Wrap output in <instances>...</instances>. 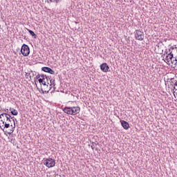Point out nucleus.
<instances>
[{"label":"nucleus","instance_id":"nucleus-1","mask_svg":"<svg viewBox=\"0 0 177 177\" xmlns=\"http://www.w3.org/2000/svg\"><path fill=\"white\" fill-rule=\"evenodd\" d=\"M37 80L36 82H39L41 85V89L42 92H45V93H48L53 86H55V84H52V80L50 78L46 77L44 75H38L36 76Z\"/></svg>","mask_w":177,"mask_h":177},{"label":"nucleus","instance_id":"nucleus-2","mask_svg":"<svg viewBox=\"0 0 177 177\" xmlns=\"http://www.w3.org/2000/svg\"><path fill=\"white\" fill-rule=\"evenodd\" d=\"M63 111L69 115H77L81 111V108L80 106L65 107Z\"/></svg>","mask_w":177,"mask_h":177},{"label":"nucleus","instance_id":"nucleus-3","mask_svg":"<svg viewBox=\"0 0 177 177\" xmlns=\"http://www.w3.org/2000/svg\"><path fill=\"white\" fill-rule=\"evenodd\" d=\"M10 115L8 113H2L0 115V128L2 129L7 124L12 121Z\"/></svg>","mask_w":177,"mask_h":177},{"label":"nucleus","instance_id":"nucleus-4","mask_svg":"<svg viewBox=\"0 0 177 177\" xmlns=\"http://www.w3.org/2000/svg\"><path fill=\"white\" fill-rule=\"evenodd\" d=\"M44 164L47 167V168H53V167L56 165V160L52 158H48L44 160Z\"/></svg>","mask_w":177,"mask_h":177},{"label":"nucleus","instance_id":"nucleus-5","mask_svg":"<svg viewBox=\"0 0 177 177\" xmlns=\"http://www.w3.org/2000/svg\"><path fill=\"white\" fill-rule=\"evenodd\" d=\"M134 35L138 41H143L145 39V32L140 30H136Z\"/></svg>","mask_w":177,"mask_h":177},{"label":"nucleus","instance_id":"nucleus-6","mask_svg":"<svg viewBox=\"0 0 177 177\" xmlns=\"http://www.w3.org/2000/svg\"><path fill=\"white\" fill-rule=\"evenodd\" d=\"M21 53L23 56H28L30 55V47L27 44H23L21 48Z\"/></svg>","mask_w":177,"mask_h":177},{"label":"nucleus","instance_id":"nucleus-7","mask_svg":"<svg viewBox=\"0 0 177 177\" xmlns=\"http://www.w3.org/2000/svg\"><path fill=\"white\" fill-rule=\"evenodd\" d=\"M15 128H16V125L10 126V127H6V132L7 133H8V135H12V133H13V132H15Z\"/></svg>","mask_w":177,"mask_h":177},{"label":"nucleus","instance_id":"nucleus-8","mask_svg":"<svg viewBox=\"0 0 177 177\" xmlns=\"http://www.w3.org/2000/svg\"><path fill=\"white\" fill-rule=\"evenodd\" d=\"M169 53L166 56V60H167L168 62H169L170 60L172 63V59H174V54H172V53H174V51H171V48L169 50Z\"/></svg>","mask_w":177,"mask_h":177},{"label":"nucleus","instance_id":"nucleus-9","mask_svg":"<svg viewBox=\"0 0 177 177\" xmlns=\"http://www.w3.org/2000/svg\"><path fill=\"white\" fill-rule=\"evenodd\" d=\"M121 125L124 129L128 130L129 129V123H128L125 120H120Z\"/></svg>","mask_w":177,"mask_h":177},{"label":"nucleus","instance_id":"nucleus-10","mask_svg":"<svg viewBox=\"0 0 177 177\" xmlns=\"http://www.w3.org/2000/svg\"><path fill=\"white\" fill-rule=\"evenodd\" d=\"M15 125H16V122H15V120L12 119V120H11V121L8 122L7 125L5 126L2 129L5 130V129H6V128H9V127H13Z\"/></svg>","mask_w":177,"mask_h":177},{"label":"nucleus","instance_id":"nucleus-11","mask_svg":"<svg viewBox=\"0 0 177 177\" xmlns=\"http://www.w3.org/2000/svg\"><path fill=\"white\" fill-rule=\"evenodd\" d=\"M41 70H43V71H45L46 73H49L50 74H55V71H53V70H52L49 67H42Z\"/></svg>","mask_w":177,"mask_h":177},{"label":"nucleus","instance_id":"nucleus-12","mask_svg":"<svg viewBox=\"0 0 177 177\" xmlns=\"http://www.w3.org/2000/svg\"><path fill=\"white\" fill-rule=\"evenodd\" d=\"M31 71L25 70V77L28 81H31Z\"/></svg>","mask_w":177,"mask_h":177},{"label":"nucleus","instance_id":"nucleus-13","mask_svg":"<svg viewBox=\"0 0 177 177\" xmlns=\"http://www.w3.org/2000/svg\"><path fill=\"white\" fill-rule=\"evenodd\" d=\"M173 94L175 98L177 97V82L175 83V86L173 89Z\"/></svg>","mask_w":177,"mask_h":177},{"label":"nucleus","instance_id":"nucleus-14","mask_svg":"<svg viewBox=\"0 0 177 177\" xmlns=\"http://www.w3.org/2000/svg\"><path fill=\"white\" fill-rule=\"evenodd\" d=\"M10 111L11 112V114H12V115H17V114H19V112H17V110L13 108H10Z\"/></svg>","mask_w":177,"mask_h":177},{"label":"nucleus","instance_id":"nucleus-15","mask_svg":"<svg viewBox=\"0 0 177 177\" xmlns=\"http://www.w3.org/2000/svg\"><path fill=\"white\" fill-rule=\"evenodd\" d=\"M28 31L29 34H30L33 37V38H35L36 39L37 34H35V32H34V31H32L30 29H28Z\"/></svg>","mask_w":177,"mask_h":177},{"label":"nucleus","instance_id":"nucleus-16","mask_svg":"<svg viewBox=\"0 0 177 177\" xmlns=\"http://www.w3.org/2000/svg\"><path fill=\"white\" fill-rule=\"evenodd\" d=\"M102 71H103L104 73H107V71H109V68H110L109 67H101L100 68Z\"/></svg>","mask_w":177,"mask_h":177},{"label":"nucleus","instance_id":"nucleus-17","mask_svg":"<svg viewBox=\"0 0 177 177\" xmlns=\"http://www.w3.org/2000/svg\"><path fill=\"white\" fill-rule=\"evenodd\" d=\"M48 3H50L51 2H56V3H59V0H47Z\"/></svg>","mask_w":177,"mask_h":177},{"label":"nucleus","instance_id":"nucleus-18","mask_svg":"<svg viewBox=\"0 0 177 177\" xmlns=\"http://www.w3.org/2000/svg\"><path fill=\"white\" fill-rule=\"evenodd\" d=\"M100 67H109V65H107V63H103L100 66Z\"/></svg>","mask_w":177,"mask_h":177},{"label":"nucleus","instance_id":"nucleus-19","mask_svg":"<svg viewBox=\"0 0 177 177\" xmlns=\"http://www.w3.org/2000/svg\"><path fill=\"white\" fill-rule=\"evenodd\" d=\"M171 49L172 50H176V56H177V47L171 46Z\"/></svg>","mask_w":177,"mask_h":177},{"label":"nucleus","instance_id":"nucleus-20","mask_svg":"<svg viewBox=\"0 0 177 177\" xmlns=\"http://www.w3.org/2000/svg\"><path fill=\"white\" fill-rule=\"evenodd\" d=\"M171 63H172V64H174L175 67H176V66H177V60L176 59L174 60V62H171Z\"/></svg>","mask_w":177,"mask_h":177},{"label":"nucleus","instance_id":"nucleus-21","mask_svg":"<svg viewBox=\"0 0 177 177\" xmlns=\"http://www.w3.org/2000/svg\"><path fill=\"white\" fill-rule=\"evenodd\" d=\"M171 52H173V53H172V55H174V53H175V54L176 55V51L175 49H174V50L171 49Z\"/></svg>","mask_w":177,"mask_h":177},{"label":"nucleus","instance_id":"nucleus-22","mask_svg":"<svg viewBox=\"0 0 177 177\" xmlns=\"http://www.w3.org/2000/svg\"><path fill=\"white\" fill-rule=\"evenodd\" d=\"M174 101L177 102V99H176V100H175Z\"/></svg>","mask_w":177,"mask_h":177}]
</instances>
